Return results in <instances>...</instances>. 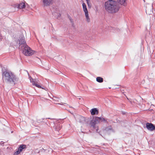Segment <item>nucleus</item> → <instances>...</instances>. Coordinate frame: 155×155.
Returning <instances> with one entry per match:
<instances>
[{"mask_svg": "<svg viewBox=\"0 0 155 155\" xmlns=\"http://www.w3.org/2000/svg\"><path fill=\"white\" fill-rule=\"evenodd\" d=\"M2 79L3 81L13 84L14 85L18 81V78L11 71L5 70L2 72Z\"/></svg>", "mask_w": 155, "mask_h": 155, "instance_id": "1", "label": "nucleus"}, {"mask_svg": "<svg viewBox=\"0 0 155 155\" xmlns=\"http://www.w3.org/2000/svg\"><path fill=\"white\" fill-rule=\"evenodd\" d=\"M104 6L106 10L110 13L117 12L120 8V5L117 2L113 0L106 2Z\"/></svg>", "mask_w": 155, "mask_h": 155, "instance_id": "2", "label": "nucleus"}, {"mask_svg": "<svg viewBox=\"0 0 155 155\" xmlns=\"http://www.w3.org/2000/svg\"><path fill=\"white\" fill-rule=\"evenodd\" d=\"M23 50V53L26 56H30L33 54L31 48L29 47L27 44H25L21 48Z\"/></svg>", "mask_w": 155, "mask_h": 155, "instance_id": "3", "label": "nucleus"}, {"mask_svg": "<svg viewBox=\"0 0 155 155\" xmlns=\"http://www.w3.org/2000/svg\"><path fill=\"white\" fill-rule=\"evenodd\" d=\"M53 3V0H41V5L43 8L49 7Z\"/></svg>", "mask_w": 155, "mask_h": 155, "instance_id": "4", "label": "nucleus"}, {"mask_svg": "<svg viewBox=\"0 0 155 155\" xmlns=\"http://www.w3.org/2000/svg\"><path fill=\"white\" fill-rule=\"evenodd\" d=\"M100 119H101V117H96L93 118L92 120H91L90 122L91 127H92L93 128L95 129V125L100 122Z\"/></svg>", "mask_w": 155, "mask_h": 155, "instance_id": "5", "label": "nucleus"}, {"mask_svg": "<svg viewBox=\"0 0 155 155\" xmlns=\"http://www.w3.org/2000/svg\"><path fill=\"white\" fill-rule=\"evenodd\" d=\"M18 45L19 46L21 45V48L25 44H26V42L25 40L24 37L23 35H21L19 38L18 39Z\"/></svg>", "mask_w": 155, "mask_h": 155, "instance_id": "6", "label": "nucleus"}, {"mask_svg": "<svg viewBox=\"0 0 155 155\" xmlns=\"http://www.w3.org/2000/svg\"><path fill=\"white\" fill-rule=\"evenodd\" d=\"M27 148V145L25 144H21L20 145L17 151L15 152L14 154L18 155L20 153V152L24 150H25Z\"/></svg>", "mask_w": 155, "mask_h": 155, "instance_id": "7", "label": "nucleus"}, {"mask_svg": "<svg viewBox=\"0 0 155 155\" xmlns=\"http://www.w3.org/2000/svg\"><path fill=\"white\" fill-rule=\"evenodd\" d=\"M78 121L81 124L87 123L88 119H86L84 117L81 115L78 116Z\"/></svg>", "mask_w": 155, "mask_h": 155, "instance_id": "8", "label": "nucleus"}, {"mask_svg": "<svg viewBox=\"0 0 155 155\" xmlns=\"http://www.w3.org/2000/svg\"><path fill=\"white\" fill-rule=\"evenodd\" d=\"M14 7L19 9L24 8L25 7V3L23 2L20 3L19 4H16L14 5Z\"/></svg>", "mask_w": 155, "mask_h": 155, "instance_id": "9", "label": "nucleus"}, {"mask_svg": "<svg viewBox=\"0 0 155 155\" xmlns=\"http://www.w3.org/2000/svg\"><path fill=\"white\" fill-rule=\"evenodd\" d=\"M146 127L147 129L150 131H153L155 129V127L152 123H147L146 124Z\"/></svg>", "mask_w": 155, "mask_h": 155, "instance_id": "10", "label": "nucleus"}, {"mask_svg": "<svg viewBox=\"0 0 155 155\" xmlns=\"http://www.w3.org/2000/svg\"><path fill=\"white\" fill-rule=\"evenodd\" d=\"M61 126L59 122H57L54 124V128L55 131H58L61 129Z\"/></svg>", "mask_w": 155, "mask_h": 155, "instance_id": "11", "label": "nucleus"}, {"mask_svg": "<svg viewBox=\"0 0 155 155\" xmlns=\"http://www.w3.org/2000/svg\"><path fill=\"white\" fill-rule=\"evenodd\" d=\"M91 114L92 115H97L98 114V110L96 108H94L90 110Z\"/></svg>", "mask_w": 155, "mask_h": 155, "instance_id": "12", "label": "nucleus"}, {"mask_svg": "<svg viewBox=\"0 0 155 155\" xmlns=\"http://www.w3.org/2000/svg\"><path fill=\"white\" fill-rule=\"evenodd\" d=\"M104 130L109 133L114 132V130L112 128L111 126H109L105 127L104 129Z\"/></svg>", "mask_w": 155, "mask_h": 155, "instance_id": "13", "label": "nucleus"}, {"mask_svg": "<svg viewBox=\"0 0 155 155\" xmlns=\"http://www.w3.org/2000/svg\"><path fill=\"white\" fill-rule=\"evenodd\" d=\"M118 2L121 5L125 6L127 5V3L126 1L127 0H117Z\"/></svg>", "mask_w": 155, "mask_h": 155, "instance_id": "14", "label": "nucleus"}, {"mask_svg": "<svg viewBox=\"0 0 155 155\" xmlns=\"http://www.w3.org/2000/svg\"><path fill=\"white\" fill-rule=\"evenodd\" d=\"M82 7L83 9V10L85 12V14H87L88 13V10H87L86 5L84 3L82 4Z\"/></svg>", "mask_w": 155, "mask_h": 155, "instance_id": "15", "label": "nucleus"}, {"mask_svg": "<svg viewBox=\"0 0 155 155\" xmlns=\"http://www.w3.org/2000/svg\"><path fill=\"white\" fill-rule=\"evenodd\" d=\"M103 78L101 77H98L96 78V81L99 83H102L103 81Z\"/></svg>", "mask_w": 155, "mask_h": 155, "instance_id": "16", "label": "nucleus"}, {"mask_svg": "<svg viewBox=\"0 0 155 155\" xmlns=\"http://www.w3.org/2000/svg\"><path fill=\"white\" fill-rule=\"evenodd\" d=\"M32 83L33 85H35V86H36V87H37L38 88H41V87L40 85H39L38 84H36L35 83V82L34 81H33L32 82Z\"/></svg>", "mask_w": 155, "mask_h": 155, "instance_id": "17", "label": "nucleus"}, {"mask_svg": "<svg viewBox=\"0 0 155 155\" xmlns=\"http://www.w3.org/2000/svg\"><path fill=\"white\" fill-rule=\"evenodd\" d=\"M85 15L86 18V20L87 22H89L90 21V19L88 16V13L87 14H85Z\"/></svg>", "mask_w": 155, "mask_h": 155, "instance_id": "18", "label": "nucleus"}, {"mask_svg": "<svg viewBox=\"0 0 155 155\" xmlns=\"http://www.w3.org/2000/svg\"><path fill=\"white\" fill-rule=\"evenodd\" d=\"M61 16V14L60 13H58V12L57 13V15L56 16V18H57L58 19Z\"/></svg>", "mask_w": 155, "mask_h": 155, "instance_id": "19", "label": "nucleus"}, {"mask_svg": "<svg viewBox=\"0 0 155 155\" xmlns=\"http://www.w3.org/2000/svg\"><path fill=\"white\" fill-rule=\"evenodd\" d=\"M146 13L147 14H148V15H150V14H151V13L153 12L151 10L150 12V13H148V10L147 9H146Z\"/></svg>", "mask_w": 155, "mask_h": 155, "instance_id": "20", "label": "nucleus"}, {"mask_svg": "<svg viewBox=\"0 0 155 155\" xmlns=\"http://www.w3.org/2000/svg\"><path fill=\"white\" fill-rule=\"evenodd\" d=\"M28 76H29V79H30V82H31L32 83V82L33 81V79L28 74Z\"/></svg>", "mask_w": 155, "mask_h": 155, "instance_id": "21", "label": "nucleus"}, {"mask_svg": "<svg viewBox=\"0 0 155 155\" xmlns=\"http://www.w3.org/2000/svg\"><path fill=\"white\" fill-rule=\"evenodd\" d=\"M101 119L100 120V121H105L106 120H105V119L103 118H101Z\"/></svg>", "mask_w": 155, "mask_h": 155, "instance_id": "22", "label": "nucleus"}, {"mask_svg": "<svg viewBox=\"0 0 155 155\" xmlns=\"http://www.w3.org/2000/svg\"><path fill=\"white\" fill-rule=\"evenodd\" d=\"M4 143V142L3 141H1V142H0V145L3 146V144Z\"/></svg>", "mask_w": 155, "mask_h": 155, "instance_id": "23", "label": "nucleus"}, {"mask_svg": "<svg viewBox=\"0 0 155 155\" xmlns=\"http://www.w3.org/2000/svg\"><path fill=\"white\" fill-rule=\"evenodd\" d=\"M41 88L42 89H45L46 91H47L48 90V88H46V87H41Z\"/></svg>", "mask_w": 155, "mask_h": 155, "instance_id": "24", "label": "nucleus"}, {"mask_svg": "<svg viewBox=\"0 0 155 155\" xmlns=\"http://www.w3.org/2000/svg\"><path fill=\"white\" fill-rule=\"evenodd\" d=\"M45 119L44 118H41V119H40V120H39L41 122H43V120H45Z\"/></svg>", "mask_w": 155, "mask_h": 155, "instance_id": "25", "label": "nucleus"}, {"mask_svg": "<svg viewBox=\"0 0 155 155\" xmlns=\"http://www.w3.org/2000/svg\"><path fill=\"white\" fill-rule=\"evenodd\" d=\"M59 104V105H62V104H60V103H59V104Z\"/></svg>", "mask_w": 155, "mask_h": 155, "instance_id": "26", "label": "nucleus"}, {"mask_svg": "<svg viewBox=\"0 0 155 155\" xmlns=\"http://www.w3.org/2000/svg\"><path fill=\"white\" fill-rule=\"evenodd\" d=\"M98 130V129H96V130L97 131V132Z\"/></svg>", "mask_w": 155, "mask_h": 155, "instance_id": "27", "label": "nucleus"}, {"mask_svg": "<svg viewBox=\"0 0 155 155\" xmlns=\"http://www.w3.org/2000/svg\"><path fill=\"white\" fill-rule=\"evenodd\" d=\"M86 0L87 1V2L88 3V1L89 0Z\"/></svg>", "mask_w": 155, "mask_h": 155, "instance_id": "28", "label": "nucleus"}, {"mask_svg": "<svg viewBox=\"0 0 155 155\" xmlns=\"http://www.w3.org/2000/svg\"><path fill=\"white\" fill-rule=\"evenodd\" d=\"M143 1L145 2V0H143Z\"/></svg>", "mask_w": 155, "mask_h": 155, "instance_id": "29", "label": "nucleus"}, {"mask_svg": "<svg viewBox=\"0 0 155 155\" xmlns=\"http://www.w3.org/2000/svg\"><path fill=\"white\" fill-rule=\"evenodd\" d=\"M13 132V131H12L11 132V133H12Z\"/></svg>", "mask_w": 155, "mask_h": 155, "instance_id": "30", "label": "nucleus"}]
</instances>
